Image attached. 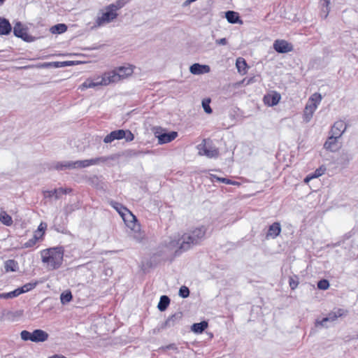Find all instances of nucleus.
I'll use <instances>...</instances> for the list:
<instances>
[{"instance_id":"1","label":"nucleus","mask_w":358,"mask_h":358,"mask_svg":"<svg viewBox=\"0 0 358 358\" xmlns=\"http://www.w3.org/2000/svg\"><path fill=\"white\" fill-rule=\"evenodd\" d=\"M207 229L204 226H200L183 234L177 241L178 249L175 251V255L179 256L182 252H187L194 246L200 245L206 238Z\"/></svg>"},{"instance_id":"2","label":"nucleus","mask_w":358,"mask_h":358,"mask_svg":"<svg viewBox=\"0 0 358 358\" xmlns=\"http://www.w3.org/2000/svg\"><path fill=\"white\" fill-rule=\"evenodd\" d=\"M64 252L62 246L43 250L41 252V261L43 264H46L48 270H57L62 264Z\"/></svg>"},{"instance_id":"3","label":"nucleus","mask_w":358,"mask_h":358,"mask_svg":"<svg viewBox=\"0 0 358 358\" xmlns=\"http://www.w3.org/2000/svg\"><path fill=\"white\" fill-rule=\"evenodd\" d=\"M118 16L117 13L113 10L108 5L107 6L104 11L102 12L101 16L97 17L96 20V24L99 27L103 24L110 23L115 20Z\"/></svg>"},{"instance_id":"4","label":"nucleus","mask_w":358,"mask_h":358,"mask_svg":"<svg viewBox=\"0 0 358 358\" xmlns=\"http://www.w3.org/2000/svg\"><path fill=\"white\" fill-rule=\"evenodd\" d=\"M13 34L25 42H33L36 38L27 33V27H24L21 22H17L14 24Z\"/></svg>"},{"instance_id":"5","label":"nucleus","mask_w":358,"mask_h":358,"mask_svg":"<svg viewBox=\"0 0 358 358\" xmlns=\"http://www.w3.org/2000/svg\"><path fill=\"white\" fill-rule=\"evenodd\" d=\"M121 213L122 215L120 216L122 217L127 227L134 231L138 229L139 225L136 223L138 220L129 209L127 210V212Z\"/></svg>"},{"instance_id":"6","label":"nucleus","mask_w":358,"mask_h":358,"mask_svg":"<svg viewBox=\"0 0 358 358\" xmlns=\"http://www.w3.org/2000/svg\"><path fill=\"white\" fill-rule=\"evenodd\" d=\"M273 46L278 53H287L293 50V45L285 40L277 39L274 41Z\"/></svg>"},{"instance_id":"7","label":"nucleus","mask_w":358,"mask_h":358,"mask_svg":"<svg viewBox=\"0 0 358 358\" xmlns=\"http://www.w3.org/2000/svg\"><path fill=\"white\" fill-rule=\"evenodd\" d=\"M100 80L102 85H108L110 83L118 82L120 80V75H118L117 71L113 70L104 73L100 78Z\"/></svg>"},{"instance_id":"8","label":"nucleus","mask_w":358,"mask_h":358,"mask_svg":"<svg viewBox=\"0 0 358 358\" xmlns=\"http://www.w3.org/2000/svg\"><path fill=\"white\" fill-rule=\"evenodd\" d=\"M155 136L158 139L159 144H165L171 142L178 136L177 131H169V132H164L162 134H157L155 133Z\"/></svg>"},{"instance_id":"9","label":"nucleus","mask_w":358,"mask_h":358,"mask_svg":"<svg viewBox=\"0 0 358 358\" xmlns=\"http://www.w3.org/2000/svg\"><path fill=\"white\" fill-rule=\"evenodd\" d=\"M124 134L125 133L124 129H117L113 131L104 137L103 142L105 143H110L114 141L115 140L123 139L124 137Z\"/></svg>"},{"instance_id":"10","label":"nucleus","mask_w":358,"mask_h":358,"mask_svg":"<svg viewBox=\"0 0 358 358\" xmlns=\"http://www.w3.org/2000/svg\"><path fill=\"white\" fill-rule=\"evenodd\" d=\"M182 317V312H177L170 316L162 324V328H169L179 323Z\"/></svg>"},{"instance_id":"11","label":"nucleus","mask_w":358,"mask_h":358,"mask_svg":"<svg viewBox=\"0 0 358 358\" xmlns=\"http://www.w3.org/2000/svg\"><path fill=\"white\" fill-rule=\"evenodd\" d=\"M347 125L343 121L336 122L331 127V134L340 138L346 130Z\"/></svg>"},{"instance_id":"12","label":"nucleus","mask_w":358,"mask_h":358,"mask_svg":"<svg viewBox=\"0 0 358 358\" xmlns=\"http://www.w3.org/2000/svg\"><path fill=\"white\" fill-rule=\"evenodd\" d=\"M281 96L278 92H273V94H268L264 96L265 104L268 106H276L280 101Z\"/></svg>"},{"instance_id":"13","label":"nucleus","mask_w":358,"mask_h":358,"mask_svg":"<svg viewBox=\"0 0 358 358\" xmlns=\"http://www.w3.org/2000/svg\"><path fill=\"white\" fill-rule=\"evenodd\" d=\"M12 29L13 28L9 20L3 17H0V35H9Z\"/></svg>"},{"instance_id":"14","label":"nucleus","mask_w":358,"mask_h":358,"mask_svg":"<svg viewBox=\"0 0 358 358\" xmlns=\"http://www.w3.org/2000/svg\"><path fill=\"white\" fill-rule=\"evenodd\" d=\"M71 192V189H65V188H58L55 189L50 191H45L44 194V196L46 198H50L52 196H55V199H58L60 196V194H66Z\"/></svg>"},{"instance_id":"15","label":"nucleus","mask_w":358,"mask_h":358,"mask_svg":"<svg viewBox=\"0 0 358 358\" xmlns=\"http://www.w3.org/2000/svg\"><path fill=\"white\" fill-rule=\"evenodd\" d=\"M338 137L331 134L327 140L324 144V148L331 152H335L338 150Z\"/></svg>"},{"instance_id":"16","label":"nucleus","mask_w":358,"mask_h":358,"mask_svg":"<svg viewBox=\"0 0 358 358\" xmlns=\"http://www.w3.org/2000/svg\"><path fill=\"white\" fill-rule=\"evenodd\" d=\"M281 232V226L279 222H274L271 225L269 226L266 238L271 237L272 238H275Z\"/></svg>"},{"instance_id":"17","label":"nucleus","mask_w":358,"mask_h":358,"mask_svg":"<svg viewBox=\"0 0 358 358\" xmlns=\"http://www.w3.org/2000/svg\"><path fill=\"white\" fill-rule=\"evenodd\" d=\"M316 110V105L315 103H308L303 111V120L304 122H309L311 120L313 115Z\"/></svg>"},{"instance_id":"18","label":"nucleus","mask_w":358,"mask_h":358,"mask_svg":"<svg viewBox=\"0 0 358 358\" xmlns=\"http://www.w3.org/2000/svg\"><path fill=\"white\" fill-rule=\"evenodd\" d=\"M33 337L34 343L44 342L48 340V334L42 329H35L33 331Z\"/></svg>"},{"instance_id":"19","label":"nucleus","mask_w":358,"mask_h":358,"mask_svg":"<svg viewBox=\"0 0 358 358\" xmlns=\"http://www.w3.org/2000/svg\"><path fill=\"white\" fill-rule=\"evenodd\" d=\"M225 17L228 22L231 24H243V21L241 20L239 14L235 11H227L225 13Z\"/></svg>"},{"instance_id":"20","label":"nucleus","mask_w":358,"mask_h":358,"mask_svg":"<svg viewBox=\"0 0 358 358\" xmlns=\"http://www.w3.org/2000/svg\"><path fill=\"white\" fill-rule=\"evenodd\" d=\"M76 64H78V62H75V61L55 62H50V63H44L41 65V66H43V67L53 66L55 68H60V67L73 66Z\"/></svg>"},{"instance_id":"21","label":"nucleus","mask_w":358,"mask_h":358,"mask_svg":"<svg viewBox=\"0 0 358 358\" xmlns=\"http://www.w3.org/2000/svg\"><path fill=\"white\" fill-rule=\"evenodd\" d=\"M208 326L207 321L203 320L200 322L194 323L191 327V330L195 334H201Z\"/></svg>"},{"instance_id":"22","label":"nucleus","mask_w":358,"mask_h":358,"mask_svg":"<svg viewBox=\"0 0 358 358\" xmlns=\"http://www.w3.org/2000/svg\"><path fill=\"white\" fill-rule=\"evenodd\" d=\"M102 85L100 78H98L96 81L93 80L87 79L80 86V88L83 90L88 88H94L95 87Z\"/></svg>"},{"instance_id":"23","label":"nucleus","mask_w":358,"mask_h":358,"mask_svg":"<svg viewBox=\"0 0 358 358\" xmlns=\"http://www.w3.org/2000/svg\"><path fill=\"white\" fill-rule=\"evenodd\" d=\"M115 70L117 71V73L120 75V80L130 76L133 73V69L130 66H120Z\"/></svg>"},{"instance_id":"24","label":"nucleus","mask_w":358,"mask_h":358,"mask_svg":"<svg viewBox=\"0 0 358 358\" xmlns=\"http://www.w3.org/2000/svg\"><path fill=\"white\" fill-rule=\"evenodd\" d=\"M170 303V299L166 295H163L160 297L159 302L158 303L157 308L160 311H164L167 309Z\"/></svg>"},{"instance_id":"25","label":"nucleus","mask_w":358,"mask_h":358,"mask_svg":"<svg viewBox=\"0 0 358 358\" xmlns=\"http://www.w3.org/2000/svg\"><path fill=\"white\" fill-rule=\"evenodd\" d=\"M203 154L209 158H216L219 156V150L215 148H208L204 146L203 148Z\"/></svg>"},{"instance_id":"26","label":"nucleus","mask_w":358,"mask_h":358,"mask_svg":"<svg viewBox=\"0 0 358 358\" xmlns=\"http://www.w3.org/2000/svg\"><path fill=\"white\" fill-rule=\"evenodd\" d=\"M37 284H38L37 282H29V283L24 285L23 286H22L20 287L17 288L16 289L17 291L18 294L20 295L21 294L26 293L29 291L32 290L33 289H34L36 287Z\"/></svg>"},{"instance_id":"27","label":"nucleus","mask_w":358,"mask_h":358,"mask_svg":"<svg viewBox=\"0 0 358 358\" xmlns=\"http://www.w3.org/2000/svg\"><path fill=\"white\" fill-rule=\"evenodd\" d=\"M4 268L6 272L16 271L18 269V264L14 259H8L4 263Z\"/></svg>"},{"instance_id":"28","label":"nucleus","mask_w":358,"mask_h":358,"mask_svg":"<svg viewBox=\"0 0 358 358\" xmlns=\"http://www.w3.org/2000/svg\"><path fill=\"white\" fill-rule=\"evenodd\" d=\"M236 66L238 71L242 74L246 73V69L248 67L245 60L242 57L236 59Z\"/></svg>"},{"instance_id":"29","label":"nucleus","mask_w":358,"mask_h":358,"mask_svg":"<svg viewBox=\"0 0 358 358\" xmlns=\"http://www.w3.org/2000/svg\"><path fill=\"white\" fill-rule=\"evenodd\" d=\"M0 222L7 226L10 227L13 224V219L6 211H1L0 213Z\"/></svg>"},{"instance_id":"30","label":"nucleus","mask_w":358,"mask_h":358,"mask_svg":"<svg viewBox=\"0 0 358 358\" xmlns=\"http://www.w3.org/2000/svg\"><path fill=\"white\" fill-rule=\"evenodd\" d=\"M67 25L63 23L57 24L50 28V31L52 34H61L67 30Z\"/></svg>"},{"instance_id":"31","label":"nucleus","mask_w":358,"mask_h":358,"mask_svg":"<svg viewBox=\"0 0 358 358\" xmlns=\"http://www.w3.org/2000/svg\"><path fill=\"white\" fill-rule=\"evenodd\" d=\"M352 159V155L348 152H343L339 158L338 163L342 165H347L350 161Z\"/></svg>"},{"instance_id":"32","label":"nucleus","mask_w":358,"mask_h":358,"mask_svg":"<svg viewBox=\"0 0 358 358\" xmlns=\"http://www.w3.org/2000/svg\"><path fill=\"white\" fill-rule=\"evenodd\" d=\"M210 178H211V180L213 182H223V183H225V184H228V185H236V184H238V182H236V181H233L229 178H221V177H219V176H217L215 175H211L210 176Z\"/></svg>"},{"instance_id":"33","label":"nucleus","mask_w":358,"mask_h":358,"mask_svg":"<svg viewBox=\"0 0 358 358\" xmlns=\"http://www.w3.org/2000/svg\"><path fill=\"white\" fill-rule=\"evenodd\" d=\"M55 169L57 170L73 169L72 161L57 162Z\"/></svg>"},{"instance_id":"34","label":"nucleus","mask_w":358,"mask_h":358,"mask_svg":"<svg viewBox=\"0 0 358 358\" xmlns=\"http://www.w3.org/2000/svg\"><path fill=\"white\" fill-rule=\"evenodd\" d=\"M73 299V295L71 291L66 290L62 292L60 295L61 303L64 305L69 303Z\"/></svg>"},{"instance_id":"35","label":"nucleus","mask_w":358,"mask_h":358,"mask_svg":"<svg viewBox=\"0 0 358 358\" xmlns=\"http://www.w3.org/2000/svg\"><path fill=\"white\" fill-rule=\"evenodd\" d=\"M129 1V0H117L115 3H111L109 6L117 13L118 10L123 8Z\"/></svg>"},{"instance_id":"36","label":"nucleus","mask_w":358,"mask_h":358,"mask_svg":"<svg viewBox=\"0 0 358 358\" xmlns=\"http://www.w3.org/2000/svg\"><path fill=\"white\" fill-rule=\"evenodd\" d=\"M39 238L40 237H38L36 233H35L31 238H30L28 241L22 245V248H29L34 247Z\"/></svg>"},{"instance_id":"37","label":"nucleus","mask_w":358,"mask_h":358,"mask_svg":"<svg viewBox=\"0 0 358 358\" xmlns=\"http://www.w3.org/2000/svg\"><path fill=\"white\" fill-rule=\"evenodd\" d=\"M108 158L106 157H99L93 159H87V166L96 165L99 163H104L108 160Z\"/></svg>"},{"instance_id":"38","label":"nucleus","mask_w":358,"mask_h":358,"mask_svg":"<svg viewBox=\"0 0 358 358\" xmlns=\"http://www.w3.org/2000/svg\"><path fill=\"white\" fill-rule=\"evenodd\" d=\"M110 203L118 212V213L120 215H122L121 212H127V210L128 209L126 207H124L122 204L114 201H111Z\"/></svg>"},{"instance_id":"39","label":"nucleus","mask_w":358,"mask_h":358,"mask_svg":"<svg viewBox=\"0 0 358 358\" xmlns=\"http://www.w3.org/2000/svg\"><path fill=\"white\" fill-rule=\"evenodd\" d=\"M189 71L194 75H199L203 73V71L201 69V64L199 63L193 64L189 67Z\"/></svg>"},{"instance_id":"40","label":"nucleus","mask_w":358,"mask_h":358,"mask_svg":"<svg viewBox=\"0 0 358 358\" xmlns=\"http://www.w3.org/2000/svg\"><path fill=\"white\" fill-rule=\"evenodd\" d=\"M33 332H29L27 330H23L20 333L22 340L24 341H31L34 342Z\"/></svg>"},{"instance_id":"41","label":"nucleus","mask_w":358,"mask_h":358,"mask_svg":"<svg viewBox=\"0 0 358 358\" xmlns=\"http://www.w3.org/2000/svg\"><path fill=\"white\" fill-rule=\"evenodd\" d=\"M72 165L73 166V169L88 167L87 159L72 162Z\"/></svg>"},{"instance_id":"42","label":"nucleus","mask_w":358,"mask_h":358,"mask_svg":"<svg viewBox=\"0 0 358 358\" xmlns=\"http://www.w3.org/2000/svg\"><path fill=\"white\" fill-rule=\"evenodd\" d=\"M322 100V95L320 93H314L310 98L309 101H310V103H315L316 105V107L317 105L320 103Z\"/></svg>"},{"instance_id":"43","label":"nucleus","mask_w":358,"mask_h":358,"mask_svg":"<svg viewBox=\"0 0 358 358\" xmlns=\"http://www.w3.org/2000/svg\"><path fill=\"white\" fill-rule=\"evenodd\" d=\"M210 99H206L202 101V107L207 114H210L213 112L212 108L210 106Z\"/></svg>"},{"instance_id":"44","label":"nucleus","mask_w":358,"mask_h":358,"mask_svg":"<svg viewBox=\"0 0 358 358\" xmlns=\"http://www.w3.org/2000/svg\"><path fill=\"white\" fill-rule=\"evenodd\" d=\"M19 294L17 293V289L8 292V293H2L0 294V299H12L18 296Z\"/></svg>"},{"instance_id":"45","label":"nucleus","mask_w":358,"mask_h":358,"mask_svg":"<svg viewBox=\"0 0 358 358\" xmlns=\"http://www.w3.org/2000/svg\"><path fill=\"white\" fill-rule=\"evenodd\" d=\"M289 285L291 289H295L299 285V278L296 275L290 276L289 278Z\"/></svg>"},{"instance_id":"46","label":"nucleus","mask_w":358,"mask_h":358,"mask_svg":"<svg viewBox=\"0 0 358 358\" xmlns=\"http://www.w3.org/2000/svg\"><path fill=\"white\" fill-rule=\"evenodd\" d=\"M317 288L321 290H326L329 287V282L326 279H322L317 282Z\"/></svg>"},{"instance_id":"47","label":"nucleus","mask_w":358,"mask_h":358,"mask_svg":"<svg viewBox=\"0 0 358 358\" xmlns=\"http://www.w3.org/2000/svg\"><path fill=\"white\" fill-rule=\"evenodd\" d=\"M189 293L190 292L187 287L182 286L179 289L178 294L180 297L185 299L189 296Z\"/></svg>"},{"instance_id":"48","label":"nucleus","mask_w":358,"mask_h":358,"mask_svg":"<svg viewBox=\"0 0 358 358\" xmlns=\"http://www.w3.org/2000/svg\"><path fill=\"white\" fill-rule=\"evenodd\" d=\"M326 171V168L324 166H320L317 169L314 173L311 175V178H318L323 175Z\"/></svg>"},{"instance_id":"49","label":"nucleus","mask_w":358,"mask_h":358,"mask_svg":"<svg viewBox=\"0 0 358 358\" xmlns=\"http://www.w3.org/2000/svg\"><path fill=\"white\" fill-rule=\"evenodd\" d=\"M76 209V206L73 204H68L64 208V213L66 216L69 215Z\"/></svg>"},{"instance_id":"50","label":"nucleus","mask_w":358,"mask_h":358,"mask_svg":"<svg viewBox=\"0 0 358 358\" xmlns=\"http://www.w3.org/2000/svg\"><path fill=\"white\" fill-rule=\"evenodd\" d=\"M124 138L127 142L132 141L134 139V135L130 130H124Z\"/></svg>"},{"instance_id":"51","label":"nucleus","mask_w":358,"mask_h":358,"mask_svg":"<svg viewBox=\"0 0 358 358\" xmlns=\"http://www.w3.org/2000/svg\"><path fill=\"white\" fill-rule=\"evenodd\" d=\"M336 313L331 312L328 314V315L324 317V321H331L333 322L337 319Z\"/></svg>"},{"instance_id":"52","label":"nucleus","mask_w":358,"mask_h":358,"mask_svg":"<svg viewBox=\"0 0 358 358\" xmlns=\"http://www.w3.org/2000/svg\"><path fill=\"white\" fill-rule=\"evenodd\" d=\"M162 350H174L176 352H178V348L177 347V345L175 344V343H171V344H169L168 345H166V346H164L162 348Z\"/></svg>"},{"instance_id":"53","label":"nucleus","mask_w":358,"mask_h":358,"mask_svg":"<svg viewBox=\"0 0 358 358\" xmlns=\"http://www.w3.org/2000/svg\"><path fill=\"white\" fill-rule=\"evenodd\" d=\"M47 228V224L45 222H41L38 227V231L41 232V237H42L45 233V230Z\"/></svg>"},{"instance_id":"54","label":"nucleus","mask_w":358,"mask_h":358,"mask_svg":"<svg viewBox=\"0 0 358 358\" xmlns=\"http://www.w3.org/2000/svg\"><path fill=\"white\" fill-rule=\"evenodd\" d=\"M327 321H324V317L322 318V320H315V326L316 327H325V323L327 322Z\"/></svg>"},{"instance_id":"55","label":"nucleus","mask_w":358,"mask_h":358,"mask_svg":"<svg viewBox=\"0 0 358 358\" xmlns=\"http://www.w3.org/2000/svg\"><path fill=\"white\" fill-rule=\"evenodd\" d=\"M215 43L217 45H225L227 44V40L226 38H222L216 40Z\"/></svg>"},{"instance_id":"56","label":"nucleus","mask_w":358,"mask_h":358,"mask_svg":"<svg viewBox=\"0 0 358 358\" xmlns=\"http://www.w3.org/2000/svg\"><path fill=\"white\" fill-rule=\"evenodd\" d=\"M323 3H322V6L323 8H326V12H327V14H328L329 13V3H330V0H322ZM327 15H326L327 16Z\"/></svg>"},{"instance_id":"57","label":"nucleus","mask_w":358,"mask_h":358,"mask_svg":"<svg viewBox=\"0 0 358 358\" xmlns=\"http://www.w3.org/2000/svg\"><path fill=\"white\" fill-rule=\"evenodd\" d=\"M201 69L203 71V73H208L210 71V66L205 64H201Z\"/></svg>"},{"instance_id":"58","label":"nucleus","mask_w":358,"mask_h":358,"mask_svg":"<svg viewBox=\"0 0 358 358\" xmlns=\"http://www.w3.org/2000/svg\"><path fill=\"white\" fill-rule=\"evenodd\" d=\"M48 358H67V357L62 355L56 354L51 357H49Z\"/></svg>"},{"instance_id":"59","label":"nucleus","mask_w":358,"mask_h":358,"mask_svg":"<svg viewBox=\"0 0 358 358\" xmlns=\"http://www.w3.org/2000/svg\"><path fill=\"white\" fill-rule=\"evenodd\" d=\"M335 313H336V316H337V317H338L343 315V310L338 309Z\"/></svg>"},{"instance_id":"60","label":"nucleus","mask_w":358,"mask_h":358,"mask_svg":"<svg viewBox=\"0 0 358 358\" xmlns=\"http://www.w3.org/2000/svg\"><path fill=\"white\" fill-rule=\"evenodd\" d=\"M313 178H311V176H308L305 178L304 181H305L306 182H308L310 180H311V179H313Z\"/></svg>"},{"instance_id":"61","label":"nucleus","mask_w":358,"mask_h":358,"mask_svg":"<svg viewBox=\"0 0 358 358\" xmlns=\"http://www.w3.org/2000/svg\"><path fill=\"white\" fill-rule=\"evenodd\" d=\"M191 2H189V0H187L185 1L184 3H183V6H188Z\"/></svg>"},{"instance_id":"62","label":"nucleus","mask_w":358,"mask_h":358,"mask_svg":"<svg viewBox=\"0 0 358 358\" xmlns=\"http://www.w3.org/2000/svg\"><path fill=\"white\" fill-rule=\"evenodd\" d=\"M6 0H0V6L3 5Z\"/></svg>"},{"instance_id":"63","label":"nucleus","mask_w":358,"mask_h":358,"mask_svg":"<svg viewBox=\"0 0 358 358\" xmlns=\"http://www.w3.org/2000/svg\"><path fill=\"white\" fill-rule=\"evenodd\" d=\"M1 50H0V52H1Z\"/></svg>"}]
</instances>
